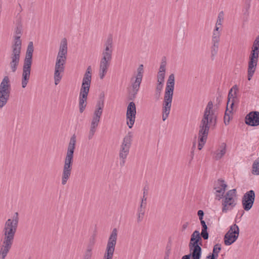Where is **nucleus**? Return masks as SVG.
<instances>
[{
	"label": "nucleus",
	"instance_id": "nucleus-1",
	"mask_svg": "<svg viewBox=\"0 0 259 259\" xmlns=\"http://www.w3.org/2000/svg\"><path fill=\"white\" fill-rule=\"evenodd\" d=\"M212 101H209L204 109L200 121L198 134V149L200 150L205 144L210 128H214L217 124V115L213 109Z\"/></svg>",
	"mask_w": 259,
	"mask_h": 259
},
{
	"label": "nucleus",
	"instance_id": "nucleus-2",
	"mask_svg": "<svg viewBox=\"0 0 259 259\" xmlns=\"http://www.w3.org/2000/svg\"><path fill=\"white\" fill-rule=\"evenodd\" d=\"M19 221V213L16 212L5 223L3 230L4 238L0 246V259H5L12 247Z\"/></svg>",
	"mask_w": 259,
	"mask_h": 259
},
{
	"label": "nucleus",
	"instance_id": "nucleus-3",
	"mask_svg": "<svg viewBox=\"0 0 259 259\" xmlns=\"http://www.w3.org/2000/svg\"><path fill=\"white\" fill-rule=\"evenodd\" d=\"M67 40L66 38H63L60 42L55 64L54 79L55 85H58L62 78L67 60Z\"/></svg>",
	"mask_w": 259,
	"mask_h": 259
},
{
	"label": "nucleus",
	"instance_id": "nucleus-4",
	"mask_svg": "<svg viewBox=\"0 0 259 259\" xmlns=\"http://www.w3.org/2000/svg\"><path fill=\"white\" fill-rule=\"evenodd\" d=\"M76 143V137L73 135L70 139L67 146V152L64 158L63 171L61 177V184L63 185L66 184L69 179L73 162V155Z\"/></svg>",
	"mask_w": 259,
	"mask_h": 259
},
{
	"label": "nucleus",
	"instance_id": "nucleus-5",
	"mask_svg": "<svg viewBox=\"0 0 259 259\" xmlns=\"http://www.w3.org/2000/svg\"><path fill=\"white\" fill-rule=\"evenodd\" d=\"M104 49L102 53L99 63V75L102 79L107 73L112 59L113 52V39L111 36H109L104 42Z\"/></svg>",
	"mask_w": 259,
	"mask_h": 259
},
{
	"label": "nucleus",
	"instance_id": "nucleus-6",
	"mask_svg": "<svg viewBox=\"0 0 259 259\" xmlns=\"http://www.w3.org/2000/svg\"><path fill=\"white\" fill-rule=\"evenodd\" d=\"M175 88V75H169L167 80L162 105V120L165 121L168 117L171 107Z\"/></svg>",
	"mask_w": 259,
	"mask_h": 259
},
{
	"label": "nucleus",
	"instance_id": "nucleus-7",
	"mask_svg": "<svg viewBox=\"0 0 259 259\" xmlns=\"http://www.w3.org/2000/svg\"><path fill=\"white\" fill-rule=\"evenodd\" d=\"M104 107V99L100 98L97 102L93 115L91 118L88 139H92L99 125Z\"/></svg>",
	"mask_w": 259,
	"mask_h": 259
},
{
	"label": "nucleus",
	"instance_id": "nucleus-8",
	"mask_svg": "<svg viewBox=\"0 0 259 259\" xmlns=\"http://www.w3.org/2000/svg\"><path fill=\"white\" fill-rule=\"evenodd\" d=\"M221 200H222L223 213H227L233 210L237 204L238 197L236 189H233L228 191Z\"/></svg>",
	"mask_w": 259,
	"mask_h": 259
},
{
	"label": "nucleus",
	"instance_id": "nucleus-9",
	"mask_svg": "<svg viewBox=\"0 0 259 259\" xmlns=\"http://www.w3.org/2000/svg\"><path fill=\"white\" fill-rule=\"evenodd\" d=\"M133 138V134L131 132L123 137L119 149V163L121 166H123L126 162V160L130 153V150L132 146Z\"/></svg>",
	"mask_w": 259,
	"mask_h": 259
},
{
	"label": "nucleus",
	"instance_id": "nucleus-10",
	"mask_svg": "<svg viewBox=\"0 0 259 259\" xmlns=\"http://www.w3.org/2000/svg\"><path fill=\"white\" fill-rule=\"evenodd\" d=\"M22 44L19 39H16L11 46V51L9 54V65L12 72H15L17 69L20 60V54Z\"/></svg>",
	"mask_w": 259,
	"mask_h": 259
},
{
	"label": "nucleus",
	"instance_id": "nucleus-11",
	"mask_svg": "<svg viewBox=\"0 0 259 259\" xmlns=\"http://www.w3.org/2000/svg\"><path fill=\"white\" fill-rule=\"evenodd\" d=\"M11 83L9 76H5L0 83V108L7 103L10 94Z\"/></svg>",
	"mask_w": 259,
	"mask_h": 259
},
{
	"label": "nucleus",
	"instance_id": "nucleus-12",
	"mask_svg": "<svg viewBox=\"0 0 259 259\" xmlns=\"http://www.w3.org/2000/svg\"><path fill=\"white\" fill-rule=\"evenodd\" d=\"M117 238V230L114 228L108 239L103 259H112Z\"/></svg>",
	"mask_w": 259,
	"mask_h": 259
},
{
	"label": "nucleus",
	"instance_id": "nucleus-13",
	"mask_svg": "<svg viewBox=\"0 0 259 259\" xmlns=\"http://www.w3.org/2000/svg\"><path fill=\"white\" fill-rule=\"evenodd\" d=\"M233 92V89L232 88L230 90L228 96V102L224 116V123L226 125L228 124L229 123L231 113L233 109V106L237 100L236 91H234V93Z\"/></svg>",
	"mask_w": 259,
	"mask_h": 259
},
{
	"label": "nucleus",
	"instance_id": "nucleus-14",
	"mask_svg": "<svg viewBox=\"0 0 259 259\" xmlns=\"http://www.w3.org/2000/svg\"><path fill=\"white\" fill-rule=\"evenodd\" d=\"M201 240L200 233L198 231L195 230L192 233L190 241L189 244L190 252L202 253V249L200 247Z\"/></svg>",
	"mask_w": 259,
	"mask_h": 259
},
{
	"label": "nucleus",
	"instance_id": "nucleus-15",
	"mask_svg": "<svg viewBox=\"0 0 259 259\" xmlns=\"http://www.w3.org/2000/svg\"><path fill=\"white\" fill-rule=\"evenodd\" d=\"M91 67L89 66L83 77L79 95L88 96L91 85Z\"/></svg>",
	"mask_w": 259,
	"mask_h": 259
},
{
	"label": "nucleus",
	"instance_id": "nucleus-16",
	"mask_svg": "<svg viewBox=\"0 0 259 259\" xmlns=\"http://www.w3.org/2000/svg\"><path fill=\"white\" fill-rule=\"evenodd\" d=\"M239 227L236 224L230 227L229 230L225 234L224 237V243L226 245H230L233 243L238 238L239 236Z\"/></svg>",
	"mask_w": 259,
	"mask_h": 259
},
{
	"label": "nucleus",
	"instance_id": "nucleus-17",
	"mask_svg": "<svg viewBox=\"0 0 259 259\" xmlns=\"http://www.w3.org/2000/svg\"><path fill=\"white\" fill-rule=\"evenodd\" d=\"M136 115V108L133 102H130L127 108L126 113V124L130 128L133 126Z\"/></svg>",
	"mask_w": 259,
	"mask_h": 259
},
{
	"label": "nucleus",
	"instance_id": "nucleus-18",
	"mask_svg": "<svg viewBox=\"0 0 259 259\" xmlns=\"http://www.w3.org/2000/svg\"><path fill=\"white\" fill-rule=\"evenodd\" d=\"M255 193L253 190H249L246 192L242 199L243 208L246 211L249 210L253 204L255 200Z\"/></svg>",
	"mask_w": 259,
	"mask_h": 259
},
{
	"label": "nucleus",
	"instance_id": "nucleus-19",
	"mask_svg": "<svg viewBox=\"0 0 259 259\" xmlns=\"http://www.w3.org/2000/svg\"><path fill=\"white\" fill-rule=\"evenodd\" d=\"M227 188V185L224 180L219 179L215 182L214 185L215 199L221 200V198L223 197V195L226 194Z\"/></svg>",
	"mask_w": 259,
	"mask_h": 259
},
{
	"label": "nucleus",
	"instance_id": "nucleus-20",
	"mask_svg": "<svg viewBox=\"0 0 259 259\" xmlns=\"http://www.w3.org/2000/svg\"><path fill=\"white\" fill-rule=\"evenodd\" d=\"M31 66L23 64L22 68L21 85L23 89H25L29 81L30 77Z\"/></svg>",
	"mask_w": 259,
	"mask_h": 259
},
{
	"label": "nucleus",
	"instance_id": "nucleus-21",
	"mask_svg": "<svg viewBox=\"0 0 259 259\" xmlns=\"http://www.w3.org/2000/svg\"><path fill=\"white\" fill-rule=\"evenodd\" d=\"M245 123L251 126L259 125V112L257 111L251 112L245 117Z\"/></svg>",
	"mask_w": 259,
	"mask_h": 259
},
{
	"label": "nucleus",
	"instance_id": "nucleus-22",
	"mask_svg": "<svg viewBox=\"0 0 259 259\" xmlns=\"http://www.w3.org/2000/svg\"><path fill=\"white\" fill-rule=\"evenodd\" d=\"M34 51L33 44L32 41H30L27 48L25 57L24 61V65H32V55Z\"/></svg>",
	"mask_w": 259,
	"mask_h": 259
},
{
	"label": "nucleus",
	"instance_id": "nucleus-23",
	"mask_svg": "<svg viewBox=\"0 0 259 259\" xmlns=\"http://www.w3.org/2000/svg\"><path fill=\"white\" fill-rule=\"evenodd\" d=\"M227 145L225 143L220 144L218 149L213 153V158L217 160L221 159L226 154Z\"/></svg>",
	"mask_w": 259,
	"mask_h": 259
},
{
	"label": "nucleus",
	"instance_id": "nucleus-24",
	"mask_svg": "<svg viewBox=\"0 0 259 259\" xmlns=\"http://www.w3.org/2000/svg\"><path fill=\"white\" fill-rule=\"evenodd\" d=\"M257 61L249 60L248 61L247 68V78L248 80H251L256 70Z\"/></svg>",
	"mask_w": 259,
	"mask_h": 259
},
{
	"label": "nucleus",
	"instance_id": "nucleus-25",
	"mask_svg": "<svg viewBox=\"0 0 259 259\" xmlns=\"http://www.w3.org/2000/svg\"><path fill=\"white\" fill-rule=\"evenodd\" d=\"M166 63L165 61H162L160 64L159 71L157 76V82H164L165 74L166 70Z\"/></svg>",
	"mask_w": 259,
	"mask_h": 259
},
{
	"label": "nucleus",
	"instance_id": "nucleus-26",
	"mask_svg": "<svg viewBox=\"0 0 259 259\" xmlns=\"http://www.w3.org/2000/svg\"><path fill=\"white\" fill-rule=\"evenodd\" d=\"M22 24L20 21H17L16 23V28H15V36H14V42H15L16 40L17 39H19V41L22 43L21 40L20 39L21 35L22 34Z\"/></svg>",
	"mask_w": 259,
	"mask_h": 259
},
{
	"label": "nucleus",
	"instance_id": "nucleus-27",
	"mask_svg": "<svg viewBox=\"0 0 259 259\" xmlns=\"http://www.w3.org/2000/svg\"><path fill=\"white\" fill-rule=\"evenodd\" d=\"M95 242L96 240L95 238L93 237V238L90 239V242L87 247V249L85 250L83 256L92 258V250L94 248Z\"/></svg>",
	"mask_w": 259,
	"mask_h": 259
},
{
	"label": "nucleus",
	"instance_id": "nucleus-28",
	"mask_svg": "<svg viewBox=\"0 0 259 259\" xmlns=\"http://www.w3.org/2000/svg\"><path fill=\"white\" fill-rule=\"evenodd\" d=\"M87 98L88 96H86L79 95V110L81 113L84 111L86 108Z\"/></svg>",
	"mask_w": 259,
	"mask_h": 259
},
{
	"label": "nucleus",
	"instance_id": "nucleus-29",
	"mask_svg": "<svg viewBox=\"0 0 259 259\" xmlns=\"http://www.w3.org/2000/svg\"><path fill=\"white\" fill-rule=\"evenodd\" d=\"M142 79L136 77L135 81L132 83V92L135 96L138 92Z\"/></svg>",
	"mask_w": 259,
	"mask_h": 259
},
{
	"label": "nucleus",
	"instance_id": "nucleus-30",
	"mask_svg": "<svg viewBox=\"0 0 259 259\" xmlns=\"http://www.w3.org/2000/svg\"><path fill=\"white\" fill-rule=\"evenodd\" d=\"M221 245L220 244H216L214 245L212 250V253L209 254L208 256L212 257L213 256L215 259H217L219 256V253L221 250Z\"/></svg>",
	"mask_w": 259,
	"mask_h": 259
},
{
	"label": "nucleus",
	"instance_id": "nucleus-31",
	"mask_svg": "<svg viewBox=\"0 0 259 259\" xmlns=\"http://www.w3.org/2000/svg\"><path fill=\"white\" fill-rule=\"evenodd\" d=\"M219 44H220L218 43L211 42L210 53L212 58H213L214 56L217 54L219 50Z\"/></svg>",
	"mask_w": 259,
	"mask_h": 259
},
{
	"label": "nucleus",
	"instance_id": "nucleus-32",
	"mask_svg": "<svg viewBox=\"0 0 259 259\" xmlns=\"http://www.w3.org/2000/svg\"><path fill=\"white\" fill-rule=\"evenodd\" d=\"M252 173L254 175H259V158L255 160L252 166Z\"/></svg>",
	"mask_w": 259,
	"mask_h": 259
},
{
	"label": "nucleus",
	"instance_id": "nucleus-33",
	"mask_svg": "<svg viewBox=\"0 0 259 259\" xmlns=\"http://www.w3.org/2000/svg\"><path fill=\"white\" fill-rule=\"evenodd\" d=\"M145 210L138 208L137 216V222L138 223L141 222L144 219L145 215Z\"/></svg>",
	"mask_w": 259,
	"mask_h": 259
},
{
	"label": "nucleus",
	"instance_id": "nucleus-34",
	"mask_svg": "<svg viewBox=\"0 0 259 259\" xmlns=\"http://www.w3.org/2000/svg\"><path fill=\"white\" fill-rule=\"evenodd\" d=\"M258 56H259V51H255V50L252 49L251 51V53L249 57V59L258 61Z\"/></svg>",
	"mask_w": 259,
	"mask_h": 259
},
{
	"label": "nucleus",
	"instance_id": "nucleus-35",
	"mask_svg": "<svg viewBox=\"0 0 259 259\" xmlns=\"http://www.w3.org/2000/svg\"><path fill=\"white\" fill-rule=\"evenodd\" d=\"M224 14L223 11L219 13L215 25L222 26L224 20Z\"/></svg>",
	"mask_w": 259,
	"mask_h": 259
},
{
	"label": "nucleus",
	"instance_id": "nucleus-36",
	"mask_svg": "<svg viewBox=\"0 0 259 259\" xmlns=\"http://www.w3.org/2000/svg\"><path fill=\"white\" fill-rule=\"evenodd\" d=\"M252 49L255 51H259V34L253 42Z\"/></svg>",
	"mask_w": 259,
	"mask_h": 259
},
{
	"label": "nucleus",
	"instance_id": "nucleus-37",
	"mask_svg": "<svg viewBox=\"0 0 259 259\" xmlns=\"http://www.w3.org/2000/svg\"><path fill=\"white\" fill-rule=\"evenodd\" d=\"M137 74L136 77L142 79L143 74V65H140L137 70Z\"/></svg>",
	"mask_w": 259,
	"mask_h": 259
},
{
	"label": "nucleus",
	"instance_id": "nucleus-38",
	"mask_svg": "<svg viewBox=\"0 0 259 259\" xmlns=\"http://www.w3.org/2000/svg\"><path fill=\"white\" fill-rule=\"evenodd\" d=\"M190 226V222H185L182 223V226H181V232H184L185 230L188 229L189 227Z\"/></svg>",
	"mask_w": 259,
	"mask_h": 259
},
{
	"label": "nucleus",
	"instance_id": "nucleus-39",
	"mask_svg": "<svg viewBox=\"0 0 259 259\" xmlns=\"http://www.w3.org/2000/svg\"><path fill=\"white\" fill-rule=\"evenodd\" d=\"M207 228H202L201 233L202 237L205 240L208 238V233H207Z\"/></svg>",
	"mask_w": 259,
	"mask_h": 259
},
{
	"label": "nucleus",
	"instance_id": "nucleus-40",
	"mask_svg": "<svg viewBox=\"0 0 259 259\" xmlns=\"http://www.w3.org/2000/svg\"><path fill=\"white\" fill-rule=\"evenodd\" d=\"M164 82H157L156 88V92L160 94L161 92L162 91L163 87Z\"/></svg>",
	"mask_w": 259,
	"mask_h": 259
},
{
	"label": "nucleus",
	"instance_id": "nucleus-41",
	"mask_svg": "<svg viewBox=\"0 0 259 259\" xmlns=\"http://www.w3.org/2000/svg\"><path fill=\"white\" fill-rule=\"evenodd\" d=\"M202 253L191 252L192 259H200Z\"/></svg>",
	"mask_w": 259,
	"mask_h": 259
},
{
	"label": "nucleus",
	"instance_id": "nucleus-42",
	"mask_svg": "<svg viewBox=\"0 0 259 259\" xmlns=\"http://www.w3.org/2000/svg\"><path fill=\"white\" fill-rule=\"evenodd\" d=\"M221 37H211V42H215L220 44Z\"/></svg>",
	"mask_w": 259,
	"mask_h": 259
},
{
	"label": "nucleus",
	"instance_id": "nucleus-43",
	"mask_svg": "<svg viewBox=\"0 0 259 259\" xmlns=\"http://www.w3.org/2000/svg\"><path fill=\"white\" fill-rule=\"evenodd\" d=\"M213 31L218 32H220L221 33L222 26L215 25V27H214V29L213 30Z\"/></svg>",
	"mask_w": 259,
	"mask_h": 259
},
{
	"label": "nucleus",
	"instance_id": "nucleus-44",
	"mask_svg": "<svg viewBox=\"0 0 259 259\" xmlns=\"http://www.w3.org/2000/svg\"><path fill=\"white\" fill-rule=\"evenodd\" d=\"M197 214L199 217V220H202L203 218L204 212L202 210H199L197 212Z\"/></svg>",
	"mask_w": 259,
	"mask_h": 259
},
{
	"label": "nucleus",
	"instance_id": "nucleus-45",
	"mask_svg": "<svg viewBox=\"0 0 259 259\" xmlns=\"http://www.w3.org/2000/svg\"><path fill=\"white\" fill-rule=\"evenodd\" d=\"M146 206H147V203H144V202H141L140 205L138 207V208L146 210Z\"/></svg>",
	"mask_w": 259,
	"mask_h": 259
},
{
	"label": "nucleus",
	"instance_id": "nucleus-46",
	"mask_svg": "<svg viewBox=\"0 0 259 259\" xmlns=\"http://www.w3.org/2000/svg\"><path fill=\"white\" fill-rule=\"evenodd\" d=\"M221 33L218 32L212 31L211 37H221Z\"/></svg>",
	"mask_w": 259,
	"mask_h": 259
},
{
	"label": "nucleus",
	"instance_id": "nucleus-47",
	"mask_svg": "<svg viewBox=\"0 0 259 259\" xmlns=\"http://www.w3.org/2000/svg\"><path fill=\"white\" fill-rule=\"evenodd\" d=\"M200 221L201 225L202 226V228H207V225H206L205 221L203 219L200 220Z\"/></svg>",
	"mask_w": 259,
	"mask_h": 259
},
{
	"label": "nucleus",
	"instance_id": "nucleus-48",
	"mask_svg": "<svg viewBox=\"0 0 259 259\" xmlns=\"http://www.w3.org/2000/svg\"><path fill=\"white\" fill-rule=\"evenodd\" d=\"M142 202L147 203V198L145 197V192H144V195L141 200Z\"/></svg>",
	"mask_w": 259,
	"mask_h": 259
},
{
	"label": "nucleus",
	"instance_id": "nucleus-49",
	"mask_svg": "<svg viewBox=\"0 0 259 259\" xmlns=\"http://www.w3.org/2000/svg\"><path fill=\"white\" fill-rule=\"evenodd\" d=\"M191 255V253L189 254L185 255L182 257V259H190Z\"/></svg>",
	"mask_w": 259,
	"mask_h": 259
},
{
	"label": "nucleus",
	"instance_id": "nucleus-50",
	"mask_svg": "<svg viewBox=\"0 0 259 259\" xmlns=\"http://www.w3.org/2000/svg\"><path fill=\"white\" fill-rule=\"evenodd\" d=\"M206 259H215L213 256L210 257L207 255L206 257Z\"/></svg>",
	"mask_w": 259,
	"mask_h": 259
},
{
	"label": "nucleus",
	"instance_id": "nucleus-51",
	"mask_svg": "<svg viewBox=\"0 0 259 259\" xmlns=\"http://www.w3.org/2000/svg\"><path fill=\"white\" fill-rule=\"evenodd\" d=\"M83 259H91V257H88L83 256Z\"/></svg>",
	"mask_w": 259,
	"mask_h": 259
}]
</instances>
